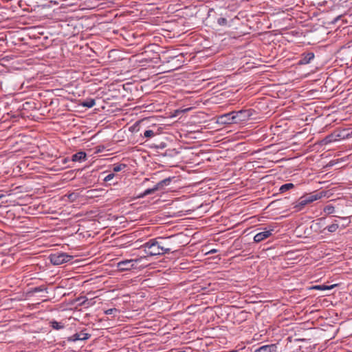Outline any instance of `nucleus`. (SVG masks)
I'll return each mask as SVG.
<instances>
[{
  "mask_svg": "<svg viewBox=\"0 0 352 352\" xmlns=\"http://www.w3.org/2000/svg\"><path fill=\"white\" fill-rule=\"evenodd\" d=\"M322 197V195L318 193L305 194L301 196L296 202L292 204V208L294 212H300L305 208V207L314 201H316Z\"/></svg>",
  "mask_w": 352,
  "mask_h": 352,
  "instance_id": "nucleus-1",
  "label": "nucleus"
},
{
  "mask_svg": "<svg viewBox=\"0 0 352 352\" xmlns=\"http://www.w3.org/2000/svg\"><path fill=\"white\" fill-rule=\"evenodd\" d=\"M146 256H140L136 258L122 260L117 263L118 270L120 272L131 270L140 267L139 263L145 259Z\"/></svg>",
  "mask_w": 352,
  "mask_h": 352,
  "instance_id": "nucleus-2",
  "label": "nucleus"
},
{
  "mask_svg": "<svg viewBox=\"0 0 352 352\" xmlns=\"http://www.w3.org/2000/svg\"><path fill=\"white\" fill-rule=\"evenodd\" d=\"M141 248H144V252L147 256H151L164 254L163 252H162L161 248L156 238L150 239L148 242L142 245Z\"/></svg>",
  "mask_w": 352,
  "mask_h": 352,
  "instance_id": "nucleus-3",
  "label": "nucleus"
},
{
  "mask_svg": "<svg viewBox=\"0 0 352 352\" xmlns=\"http://www.w3.org/2000/svg\"><path fill=\"white\" fill-rule=\"evenodd\" d=\"M234 124H241L250 120L253 116L254 110L252 109L233 111Z\"/></svg>",
  "mask_w": 352,
  "mask_h": 352,
  "instance_id": "nucleus-4",
  "label": "nucleus"
},
{
  "mask_svg": "<svg viewBox=\"0 0 352 352\" xmlns=\"http://www.w3.org/2000/svg\"><path fill=\"white\" fill-rule=\"evenodd\" d=\"M50 258L53 265H59L70 261L73 256L64 252H57L52 254Z\"/></svg>",
  "mask_w": 352,
  "mask_h": 352,
  "instance_id": "nucleus-5",
  "label": "nucleus"
},
{
  "mask_svg": "<svg viewBox=\"0 0 352 352\" xmlns=\"http://www.w3.org/2000/svg\"><path fill=\"white\" fill-rule=\"evenodd\" d=\"M347 130H343L341 132L339 133H333L327 136H326L322 142L324 144H327L329 143H331L336 141H338L340 139H344L348 138L349 137H351V135L347 133Z\"/></svg>",
  "mask_w": 352,
  "mask_h": 352,
  "instance_id": "nucleus-6",
  "label": "nucleus"
},
{
  "mask_svg": "<svg viewBox=\"0 0 352 352\" xmlns=\"http://www.w3.org/2000/svg\"><path fill=\"white\" fill-rule=\"evenodd\" d=\"M174 237V236H170L168 237H158L156 238L157 241H158V243L160 245V247L161 248L162 252H163L164 254H168L170 252H172V248L170 247V241Z\"/></svg>",
  "mask_w": 352,
  "mask_h": 352,
  "instance_id": "nucleus-7",
  "label": "nucleus"
},
{
  "mask_svg": "<svg viewBox=\"0 0 352 352\" xmlns=\"http://www.w3.org/2000/svg\"><path fill=\"white\" fill-rule=\"evenodd\" d=\"M233 111L220 115L217 117V122L221 124H234Z\"/></svg>",
  "mask_w": 352,
  "mask_h": 352,
  "instance_id": "nucleus-8",
  "label": "nucleus"
},
{
  "mask_svg": "<svg viewBox=\"0 0 352 352\" xmlns=\"http://www.w3.org/2000/svg\"><path fill=\"white\" fill-rule=\"evenodd\" d=\"M273 231H274V229H270V230H267L265 228L264 231L257 233L254 236V241L255 243L261 242L262 241H263L265 239L270 236L272 235Z\"/></svg>",
  "mask_w": 352,
  "mask_h": 352,
  "instance_id": "nucleus-9",
  "label": "nucleus"
},
{
  "mask_svg": "<svg viewBox=\"0 0 352 352\" xmlns=\"http://www.w3.org/2000/svg\"><path fill=\"white\" fill-rule=\"evenodd\" d=\"M315 57L313 52L303 53L301 54L300 59L298 64L300 65L309 64Z\"/></svg>",
  "mask_w": 352,
  "mask_h": 352,
  "instance_id": "nucleus-10",
  "label": "nucleus"
},
{
  "mask_svg": "<svg viewBox=\"0 0 352 352\" xmlns=\"http://www.w3.org/2000/svg\"><path fill=\"white\" fill-rule=\"evenodd\" d=\"M90 335L88 333H84L82 331L80 333H76L72 336L68 337V341L76 342L77 340H85L89 338Z\"/></svg>",
  "mask_w": 352,
  "mask_h": 352,
  "instance_id": "nucleus-11",
  "label": "nucleus"
},
{
  "mask_svg": "<svg viewBox=\"0 0 352 352\" xmlns=\"http://www.w3.org/2000/svg\"><path fill=\"white\" fill-rule=\"evenodd\" d=\"M87 155L83 151H79L72 156V161L73 162H82L86 160Z\"/></svg>",
  "mask_w": 352,
  "mask_h": 352,
  "instance_id": "nucleus-12",
  "label": "nucleus"
},
{
  "mask_svg": "<svg viewBox=\"0 0 352 352\" xmlns=\"http://www.w3.org/2000/svg\"><path fill=\"white\" fill-rule=\"evenodd\" d=\"M276 349L275 344L264 345L256 349L254 352H274Z\"/></svg>",
  "mask_w": 352,
  "mask_h": 352,
  "instance_id": "nucleus-13",
  "label": "nucleus"
},
{
  "mask_svg": "<svg viewBox=\"0 0 352 352\" xmlns=\"http://www.w3.org/2000/svg\"><path fill=\"white\" fill-rule=\"evenodd\" d=\"M171 182V178L168 177L166 179H164L159 182L157 184H156L155 186L157 188V190H161L164 189L165 186H168Z\"/></svg>",
  "mask_w": 352,
  "mask_h": 352,
  "instance_id": "nucleus-14",
  "label": "nucleus"
},
{
  "mask_svg": "<svg viewBox=\"0 0 352 352\" xmlns=\"http://www.w3.org/2000/svg\"><path fill=\"white\" fill-rule=\"evenodd\" d=\"M338 228L339 224L338 223L337 221L335 220L332 224L325 227L322 232H324L325 230H327L329 232L333 233L335 232L338 229Z\"/></svg>",
  "mask_w": 352,
  "mask_h": 352,
  "instance_id": "nucleus-15",
  "label": "nucleus"
},
{
  "mask_svg": "<svg viewBox=\"0 0 352 352\" xmlns=\"http://www.w3.org/2000/svg\"><path fill=\"white\" fill-rule=\"evenodd\" d=\"M156 191H157V188L155 187V186H154L153 188H148L146 190H145L142 193L138 195V197L139 198H143L147 195H151V194H153L154 192H155Z\"/></svg>",
  "mask_w": 352,
  "mask_h": 352,
  "instance_id": "nucleus-16",
  "label": "nucleus"
},
{
  "mask_svg": "<svg viewBox=\"0 0 352 352\" xmlns=\"http://www.w3.org/2000/svg\"><path fill=\"white\" fill-rule=\"evenodd\" d=\"M295 187L294 184L292 183H287L282 185L279 188V192L280 193L285 192Z\"/></svg>",
  "mask_w": 352,
  "mask_h": 352,
  "instance_id": "nucleus-17",
  "label": "nucleus"
},
{
  "mask_svg": "<svg viewBox=\"0 0 352 352\" xmlns=\"http://www.w3.org/2000/svg\"><path fill=\"white\" fill-rule=\"evenodd\" d=\"M96 104V101L93 98H87L83 102H82L81 105L85 107L91 108Z\"/></svg>",
  "mask_w": 352,
  "mask_h": 352,
  "instance_id": "nucleus-18",
  "label": "nucleus"
},
{
  "mask_svg": "<svg viewBox=\"0 0 352 352\" xmlns=\"http://www.w3.org/2000/svg\"><path fill=\"white\" fill-rule=\"evenodd\" d=\"M336 286V285H318L314 286L313 289H317V290H328V289H333Z\"/></svg>",
  "mask_w": 352,
  "mask_h": 352,
  "instance_id": "nucleus-19",
  "label": "nucleus"
},
{
  "mask_svg": "<svg viewBox=\"0 0 352 352\" xmlns=\"http://www.w3.org/2000/svg\"><path fill=\"white\" fill-rule=\"evenodd\" d=\"M86 302H87V297H85V296H80L78 298H76L74 300V303H76V305H78V306L85 307Z\"/></svg>",
  "mask_w": 352,
  "mask_h": 352,
  "instance_id": "nucleus-20",
  "label": "nucleus"
},
{
  "mask_svg": "<svg viewBox=\"0 0 352 352\" xmlns=\"http://www.w3.org/2000/svg\"><path fill=\"white\" fill-rule=\"evenodd\" d=\"M50 327L53 328L54 329H60L64 328V325L62 324V322H58L55 320H52L50 322Z\"/></svg>",
  "mask_w": 352,
  "mask_h": 352,
  "instance_id": "nucleus-21",
  "label": "nucleus"
},
{
  "mask_svg": "<svg viewBox=\"0 0 352 352\" xmlns=\"http://www.w3.org/2000/svg\"><path fill=\"white\" fill-rule=\"evenodd\" d=\"M323 211L327 214H333L335 211V208L333 205L329 204L324 206Z\"/></svg>",
  "mask_w": 352,
  "mask_h": 352,
  "instance_id": "nucleus-22",
  "label": "nucleus"
},
{
  "mask_svg": "<svg viewBox=\"0 0 352 352\" xmlns=\"http://www.w3.org/2000/svg\"><path fill=\"white\" fill-rule=\"evenodd\" d=\"M126 167L125 164H117L113 165V170L114 172H120Z\"/></svg>",
  "mask_w": 352,
  "mask_h": 352,
  "instance_id": "nucleus-23",
  "label": "nucleus"
},
{
  "mask_svg": "<svg viewBox=\"0 0 352 352\" xmlns=\"http://www.w3.org/2000/svg\"><path fill=\"white\" fill-rule=\"evenodd\" d=\"M155 134L156 133H155L153 130L148 129L144 131L143 133V137L146 138H151L153 137Z\"/></svg>",
  "mask_w": 352,
  "mask_h": 352,
  "instance_id": "nucleus-24",
  "label": "nucleus"
},
{
  "mask_svg": "<svg viewBox=\"0 0 352 352\" xmlns=\"http://www.w3.org/2000/svg\"><path fill=\"white\" fill-rule=\"evenodd\" d=\"M120 311L116 308H111L105 310L104 311L106 315H115L116 314H118Z\"/></svg>",
  "mask_w": 352,
  "mask_h": 352,
  "instance_id": "nucleus-25",
  "label": "nucleus"
},
{
  "mask_svg": "<svg viewBox=\"0 0 352 352\" xmlns=\"http://www.w3.org/2000/svg\"><path fill=\"white\" fill-rule=\"evenodd\" d=\"M217 22L221 26H225L228 23V21L225 17H219L217 19Z\"/></svg>",
  "mask_w": 352,
  "mask_h": 352,
  "instance_id": "nucleus-26",
  "label": "nucleus"
},
{
  "mask_svg": "<svg viewBox=\"0 0 352 352\" xmlns=\"http://www.w3.org/2000/svg\"><path fill=\"white\" fill-rule=\"evenodd\" d=\"M45 290H47V287L44 285L36 287L32 289L33 292H41L45 291Z\"/></svg>",
  "mask_w": 352,
  "mask_h": 352,
  "instance_id": "nucleus-27",
  "label": "nucleus"
},
{
  "mask_svg": "<svg viewBox=\"0 0 352 352\" xmlns=\"http://www.w3.org/2000/svg\"><path fill=\"white\" fill-rule=\"evenodd\" d=\"M115 177L114 173H109L104 178V182H107L111 181Z\"/></svg>",
  "mask_w": 352,
  "mask_h": 352,
  "instance_id": "nucleus-28",
  "label": "nucleus"
},
{
  "mask_svg": "<svg viewBox=\"0 0 352 352\" xmlns=\"http://www.w3.org/2000/svg\"><path fill=\"white\" fill-rule=\"evenodd\" d=\"M94 302L93 301L92 299H88L87 298V302H86V304L85 305V307H89L91 306H92L94 305Z\"/></svg>",
  "mask_w": 352,
  "mask_h": 352,
  "instance_id": "nucleus-29",
  "label": "nucleus"
},
{
  "mask_svg": "<svg viewBox=\"0 0 352 352\" xmlns=\"http://www.w3.org/2000/svg\"><path fill=\"white\" fill-rule=\"evenodd\" d=\"M104 149V146L103 145H100L96 147V153H100L103 151Z\"/></svg>",
  "mask_w": 352,
  "mask_h": 352,
  "instance_id": "nucleus-30",
  "label": "nucleus"
},
{
  "mask_svg": "<svg viewBox=\"0 0 352 352\" xmlns=\"http://www.w3.org/2000/svg\"><path fill=\"white\" fill-rule=\"evenodd\" d=\"M68 161H69L68 158H64V159L63 160V164H66Z\"/></svg>",
  "mask_w": 352,
  "mask_h": 352,
  "instance_id": "nucleus-31",
  "label": "nucleus"
},
{
  "mask_svg": "<svg viewBox=\"0 0 352 352\" xmlns=\"http://www.w3.org/2000/svg\"><path fill=\"white\" fill-rule=\"evenodd\" d=\"M217 252L216 250H212L210 251V252H212V253H214V252Z\"/></svg>",
  "mask_w": 352,
  "mask_h": 352,
  "instance_id": "nucleus-32",
  "label": "nucleus"
},
{
  "mask_svg": "<svg viewBox=\"0 0 352 352\" xmlns=\"http://www.w3.org/2000/svg\"><path fill=\"white\" fill-rule=\"evenodd\" d=\"M144 327H146L145 326H144ZM138 328H143V326H140V327H136V329H138Z\"/></svg>",
  "mask_w": 352,
  "mask_h": 352,
  "instance_id": "nucleus-33",
  "label": "nucleus"
},
{
  "mask_svg": "<svg viewBox=\"0 0 352 352\" xmlns=\"http://www.w3.org/2000/svg\"><path fill=\"white\" fill-rule=\"evenodd\" d=\"M160 147L161 148H164V144H162Z\"/></svg>",
  "mask_w": 352,
  "mask_h": 352,
  "instance_id": "nucleus-34",
  "label": "nucleus"
},
{
  "mask_svg": "<svg viewBox=\"0 0 352 352\" xmlns=\"http://www.w3.org/2000/svg\"><path fill=\"white\" fill-rule=\"evenodd\" d=\"M223 327H220L219 328V330H223V329L222 328Z\"/></svg>",
  "mask_w": 352,
  "mask_h": 352,
  "instance_id": "nucleus-35",
  "label": "nucleus"
},
{
  "mask_svg": "<svg viewBox=\"0 0 352 352\" xmlns=\"http://www.w3.org/2000/svg\"><path fill=\"white\" fill-rule=\"evenodd\" d=\"M342 219H347V217H342Z\"/></svg>",
  "mask_w": 352,
  "mask_h": 352,
  "instance_id": "nucleus-36",
  "label": "nucleus"
}]
</instances>
